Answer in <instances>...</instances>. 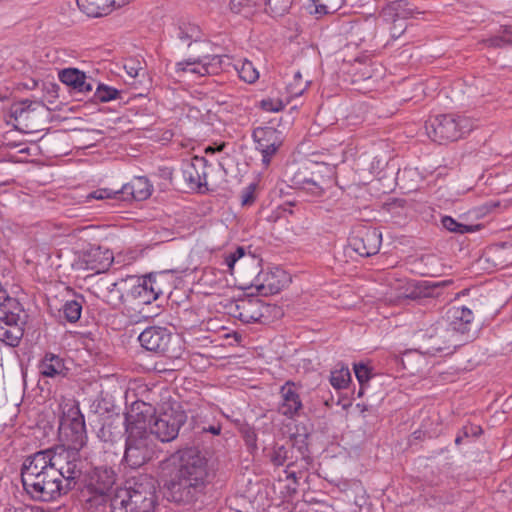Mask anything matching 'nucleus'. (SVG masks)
I'll use <instances>...</instances> for the list:
<instances>
[{"label":"nucleus","mask_w":512,"mask_h":512,"mask_svg":"<svg viewBox=\"0 0 512 512\" xmlns=\"http://www.w3.org/2000/svg\"><path fill=\"white\" fill-rule=\"evenodd\" d=\"M81 312L82 303L78 300L67 301L62 307L63 316L70 323L77 322L80 319Z\"/></svg>","instance_id":"ea45409f"},{"label":"nucleus","mask_w":512,"mask_h":512,"mask_svg":"<svg viewBox=\"0 0 512 512\" xmlns=\"http://www.w3.org/2000/svg\"><path fill=\"white\" fill-rule=\"evenodd\" d=\"M199 26L190 23L179 25L175 31V37L184 45L190 47L192 43H198L201 39Z\"/></svg>","instance_id":"bb28decb"},{"label":"nucleus","mask_w":512,"mask_h":512,"mask_svg":"<svg viewBox=\"0 0 512 512\" xmlns=\"http://www.w3.org/2000/svg\"><path fill=\"white\" fill-rule=\"evenodd\" d=\"M426 132L439 144L457 141L473 129V122L465 116L437 115L426 122Z\"/></svg>","instance_id":"423d86ee"},{"label":"nucleus","mask_w":512,"mask_h":512,"mask_svg":"<svg viewBox=\"0 0 512 512\" xmlns=\"http://www.w3.org/2000/svg\"><path fill=\"white\" fill-rule=\"evenodd\" d=\"M158 410L153 403L144 399L134 401L125 413L126 430H131V428L147 430V427L150 428V422L154 419Z\"/></svg>","instance_id":"dca6fc26"},{"label":"nucleus","mask_w":512,"mask_h":512,"mask_svg":"<svg viewBox=\"0 0 512 512\" xmlns=\"http://www.w3.org/2000/svg\"><path fill=\"white\" fill-rule=\"evenodd\" d=\"M384 280L388 287V290L384 292V294L390 301L407 296L405 291H403L405 286L404 279L397 278L394 274L389 272L385 275Z\"/></svg>","instance_id":"2f4dec72"},{"label":"nucleus","mask_w":512,"mask_h":512,"mask_svg":"<svg viewBox=\"0 0 512 512\" xmlns=\"http://www.w3.org/2000/svg\"><path fill=\"white\" fill-rule=\"evenodd\" d=\"M149 290L151 291L154 299H158L160 295H163L168 290V284L166 282V275L163 273H151L143 277Z\"/></svg>","instance_id":"7c9ffc66"},{"label":"nucleus","mask_w":512,"mask_h":512,"mask_svg":"<svg viewBox=\"0 0 512 512\" xmlns=\"http://www.w3.org/2000/svg\"><path fill=\"white\" fill-rule=\"evenodd\" d=\"M101 294L104 301L113 307L127 301V278L104 283Z\"/></svg>","instance_id":"393cba45"},{"label":"nucleus","mask_w":512,"mask_h":512,"mask_svg":"<svg viewBox=\"0 0 512 512\" xmlns=\"http://www.w3.org/2000/svg\"><path fill=\"white\" fill-rule=\"evenodd\" d=\"M254 200H255L254 193L250 186L244 191V193L242 195L241 202H242V205H250L254 202Z\"/></svg>","instance_id":"3c124183"},{"label":"nucleus","mask_w":512,"mask_h":512,"mask_svg":"<svg viewBox=\"0 0 512 512\" xmlns=\"http://www.w3.org/2000/svg\"><path fill=\"white\" fill-rule=\"evenodd\" d=\"M293 3L294 0H266L265 11L274 18L283 17L290 12Z\"/></svg>","instance_id":"72a5a7b5"},{"label":"nucleus","mask_w":512,"mask_h":512,"mask_svg":"<svg viewBox=\"0 0 512 512\" xmlns=\"http://www.w3.org/2000/svg\"><path fill=\"white\" fill-rule=\"evenodd\" d=\"M281 289L282 285L275 280L274 275L268 276L264 283L257 286L258 293L263 296L277 294Z\"/></svg>","instance_id":"37998d69"},{"label":"nucleus","mask_w":512,"mask_h":512,"mask_svg":"<svg viewBox=\"0 0 512 512\" xmlns=\"http://www.w3.org/2000/svg\"><path fill=\"white\" fill-rule=\"evenodd\" d=\"M432 292L428 291L427 293H425V296H432Z\"/></svg>","instance_id":"680f3d73"},{"label":"nucleus","mask_w":512,"mask_h":512,"mask_svg":"<svg viewBox=\"0 0 512 512\" xmlns=\"http://www.w3.org/2000/svg\"><path fill=\"white\" fill-rule=\"evenodd\" d=\"M172 339L171 332L160 326L147 327L138 336L141 346L147 351L161 353L169 357H178L174 349L170 348Z\"/></svg>","instance_id":"4468645a"},{"label":"nucleus","mask_w":512,"mask_h":512,"mask_svg":"<svg viewBox=\"0 0 512 512\" xmlns=\"http://www.w3.org/2000/svg\"><path fill=\"white\" fill-rule=\"evenodd\" d=\"M224 147H225V144H224V143H222V144L218 145L217 147L208 146V147L205 149V152H206V153H215V152H219V151H222Z\"/></svg>","instance_id":"864d4df0"},{"label":"nucleus","mask_w":512,"mask_h":512,"mask_svg":"<svg viewBox=\"0 0 512 512\" xmlns=\"http://www.w3.org/2000/svg\"><path fill=\"white\" fill-rule=\"evenodd\" d=\"M59 437L63 447L80 451L87 442L84 416L78 406H71L63 413L59 425Z\"/></svg>","instance_id":"9d476101"},{"label":"nucleus","mask_w":512,"mask_h":512,"mask_svg":"<svg viewBox=\"0 0 512 512\" xmlns=\"http://www.w3.org/2000/svg\"><path fill=\"white\" fill-rule=\"evenodd\" d=\"M472 321L473 312L467 307H461L455 310L454 321H452L450 324H454L455 322L459 323V337L462 339L464 334H466L469 331V325L471 324Z\"/></svg>","instance_id":"f704fd0d"},{"label":"nucleus","mask_w":512,"mask_h":512,"mask_svg":"<svg viewBox=\"0 0 512 512\" xmlns=\"http://www.w3.org/2000/svg\"><path fill=\"white\" fill-rule=\"evenodd\" d=\"M458 322L454 324H436L420 331L417 338L420 341L418 349L423 354L434 356L438 353L451 354L455 349L463 345L464 340L459 337L460 327Z\"/></svg>","instance_id":"20e7f679"},{"label":"nucleus","mask_w":512,"mask_h":512,"mask_svg":"<svg viewBox=\"0 0 512 512\" xmlns=\"http://www.w3.org/2000/svg\"><path fill=\"white\" fill-rule=\"evenodd\" d=\"M350 381L351 373L348 367H341L331 372L330 383L337 390L346 388Z\"/></svg>","instance_id":"4c0bfd02"},{"label":"nucleus","mask_w":512,"mask_h":512,"mask_svg":"<svg viewBox=\"0 0 512 512\" xmlns=\"http://www.w3.org/2000/svg\"><path fill=\"white\" fill-rule=\"evenodd\" d=\"M482 42L487 47L493 48L512 45V26H501L496 35L484 39Z\"/></svg>","instance_id":"473e14b6"},{"label":"nucleus","mask_w":512,"mask_h":512,"mask_svg":"<svg viewBox=\"0 0 512 512\" xmlns=\"http://www.w3.org/2000/svg\"><path fill=\"white\" fill-rule=\"evenodd\" d=\"M256 149L262 155V162L268 166L272 156L281 146L280 132L273 127H258L253 131Z\"/></svg>","instance_id":"f3484780"},{"label":"nucleus","mask_w":512,"mask_h":512,"mask_svg":"<svg viewBox=\"0 0 512 512\" xmlns=\"http://www.w3.org/2000/svg\"><path fill=\"white\" fill-rule=\"evenodd\" d=\"M186 420L187 415L179 406L174 407L164 404L150 422V430L148 432L159 441L168 443L177 438L179 430Z\"/></svg>","instance_id":"6e6552de"},{"label":"nucleus","mask_w":512,"mask_h":512,"mask_svg":"<svg viewBox=\"0 0 512 512\" xmlns=\"http://www.w3.org/2000/svg\"><path fill=\"white\" fill-rule=\"evenodd\" d=\"M238 318L244 323L268 324L273 318L283 315L281 308L274 304L264 303L260 299L241 301L237 305Z\"/></svg>","instance_id":"f8f14e48"},{"label":"nucleus","mask_w":512,"mask_h":512,"mask_svg":"<svg viewBox=\"0 0 512 512\" xmlns=\"http://www.w3.org/2000/svg\"><path fill=\"white\" fill-rule=\"evenodd\" d=\"M235 69L238 72L239 77L247 83H254L259 78V72L253 63L248 60H244L239 64H236Z\"/></svg>","instance_id":"e433bc0d"},{"label":"nucleus","mask_w":512,"mask_h":512,"mask_svg":"<svg viewBox=\"0 0 512 512\" xmlns=\"http://www.w3.org/2000/svg\"><path fill=\"white\" fill-rule=\"evenodd\" d=\"M256 440H257L256 433L253 430L246 431L245 441L248 446L255 448Z\"/></svg>","instance_id":"603ef678"},{"label":"nucleus","mask_w":512,"mask_h":512,"mask_svg":"<svg viewBox=\"0 0 512 512\" xmlns=\"http://www.w3.org/2000/svg\"><path fill=\"white\" fill-rule=\"evenodd\" d=\"M112 261L113 255L108 249L104 250L99 246H90L79 254L77 266L79 269L101 273L110 267Z\"/></svg>","instance_id":"a211bd4d"},{"label":"nucleus","mask_w":512,"mask_h":512,"mask_svg":"<svg viewBox=\"0 0 512 512\" xmlns=\"http://www.w3.org/2000/svg\"><path fill=\"white\" fill-rule=\"evenodd\" d=\"M124 69L127 75L134 80L133 84L136 83L137 79H139V82H141V79H144L146 77V69L142 61H140L139 59H127L124 63Z\"/></svg>","instance_id":"c9c22d12"},{"label":"nucleus","mask_w":512,"mask_h":512,"mask_svg":"<svg viewBox=\"0 0 512 512\" xmlns=\"http://www.w3.org/2000/svg\"><path fill=\"white\" fill-rule=\"evenodd\" d=\"M310 2L306 9L311 15L319 18L330 11L339 9L343 5L344 0H310Z\"/></svg>","instance_id":"cd10ccee"},{"label":"nucleus","mask_w":512,"mask_h":512,"mask_svg":"<svg viewBox=\"0 0 512 512\" xmlns=\"http://www.w3.org/2000/svg\"><path fill=\"white\" fill-rule=\"evenodd\" d=\"M176 466L164 486L165 498L176 504H190L203 492L207 477L206 462L194 448L179 450L170 458Z\"/></svg>","instance_id":"f257e3e1"},{"label":"nucleus","mask_w":512,"mask_h":512,"mask_svg":"<svg viewBox=\"0 0 512 512\" xmlns=\"http://www.w3.org/2000/svg\"><path fill=\"white\" fill-rule=\"evenodd\" d=\"M207 161L203 157L195 156L183 164V179L191 189H200L206 185Z\"/></svg>","instance_id":"4be33fe9"},{"label":"nucleus","mask_w":512,"mask_h":512,"mask_svg":"<svg viewBox=\"0 0 512 512\" xmlns=\"http://www.w3.org/2000/svg\"><path fill=\"white\" fill-rule=\"evenodd\" d=\"M78 452L79 451L59 446L38 451L36 454L45 456L44 461H46V465L50 469H54L59 475V478L72 490L76 485V480L82 473Z\"/></svg>","instance_id":"39448f33"},{"label":"nucleus","mask_w":512,"mask_h":512,"mask_svg":"<svg viewBox=\"0 0 512 512\" xmlns=\"http://www.w3.org/2000/svg\"><path fill=\"white\" fill-rule=\"evenodd\" d=\"M441 223L446 230L458 234L474 232L479 228V225L471 226L459 223L450 216H444L441 220Z\"/></svg>","instance_id":"58836bf2"},{"label":"nucleus","mask_w":512,"mask_h":512,"mask_svg":"<svg viewBox=\"0 0 512 512\" xmlns=\"http://www.w3.org/2000/svg\"><path fill=\"white\" fill-rule=\"evenodd\" d=\"M117 480L116 472L107 466L95 467L88 475L87 489L104 497L113 488Z\"/></svg>","instance_id":"aec40b11"},{"label":"nucleus","mask_w":512,"mask_h":512,"mask_svg":"<svg viewBox=\"0 0 512 512\" xmlns=\"http://www.w3.org/2000/svg\"><path fill=\"white\" fill-rule=\"evenodd\" d=\"M152 193V185L146 177H135L129 183L124 184L119 190L100 188L92 191L86 196L87 201L91 199H134L142 201L147 199Z\"/></svg>","instance_id":"9b49d317"},{"label":"nucleus","mask_w":512,"mask_h":512,"mask_svg":"<svg viewBox=\"0 0 512 512\" xmlns=\"http://www.w3.org/2000/svg\"><path fill=\"white\" fill-rule=\"evenodd\" d=\"M445 283H446V282H435V283L431 284V286H429V288H430L431 290H434L435 288H438V287H440V286L445 285Z\"/></svg>","instance_id":"4d7b16f0"},{"label":"nucleus","mask_w":512,"mask_h":512,"mask_svg":"<svg viewBox=\"0 0 512 512\" xmlns=\"http://www.w3.org/2000/svg\"><path fill=\"white\" fill-rule=\"evenodd\" d=\"M299 451L304 456L305 452L307 451V444L303 442V444L299 446Z\"/></svg>","instance_id":"13d9d810"},{"label":"nucleus","mask_w":512,"mask_h":512,"mask_svg":"<svg viewBox=\"0 0 512 512\" xmlns=\"http://www.w3.org/2000/svg\"><path fill=\"white\" fill-rule=\"evenodd\" d=\"M253 0H230L229 6L234 13H240L242 9L251 7Z\"/></svg>","instance_id":"de8ad7c7"},{"label":"nucleus","mask_w":512,"mask_h":512,"mask_svg":"<svg viewBox=\"0 0 512 512\" xmlns=\"http://www.w3.org/2000/svg\"><path fill=\"white\" fill-rule=\"evenodd\" d=\"M289 452V449L283 445L275 446L270 455V460L275 466H283L290 458Z\"/></svg>","instance_id":"c03bdc74"},{"label":"nucleus","mask_w":512,"mask_h":512,"mask_svg":"<svg viewBox=\"0 0 512 512\" xmlns=\"http://www.w3.org/2000/svg\"><path fill=\"white\" fill-rule=\"evenodd\" d=\"M301 183L304 185V188L311 191L314 195H319L322 192V187L319 182L312 178H303Z\"/></svg>","instance_id":"49530a36"},{"label":"nucleus","mask_w":512,"mask_h":512,"mask_svg":"<svg viewBox=\"0 0 512 512\" xmlns=\"http://www.w3.org/2000/svg\"><path fill=\"white\" fill-rule=\"evenodd\" d=\"M36 453L26 457L21 467V481L26 494L34 501L51 502L67 494L68 485Z\"/></svg>","instance_id":"f03ea898"},{"label":"nucleus","mask_w":512,"mask_h":512,"mask_svg":"<svg viewBox=\"0 0 512 512\" xmlns=\"http://www.w3.org/2000/svg\"><path fill=\"white\" fill-rule=\"evenodd\" d=\"M35 106H41L38 102L23 100L11 106L10 114L19 123L27 122L35 111Z\"/></svg>","instance_id":"c756f323"},{"label":"nucleus","mask_w":512,"mask_h":512,"mask_svg":"<svg viewBox=\"0 0 512 512\" xmlns=\"http://www.w3.org/2000/svg\"><path fill=\"white\" fill-rule=\"evenodd\" d=\"M223 57L220 55H199L195 58L177 62L173 69L176 75L190 73L198 77L215 75L222 70Z\"/></svg>","instance_id":"ddd939ff"},{"label":"nucleus","mask_w":512,"mask_h":512,"mask_svg":"<svg viewBox=\"0 0 512 512\" xmlns=\"http://www.w3.org/2000/svg\"><path fill=\"white\" fill-rule=\"evenodd\" d=\"M157 504L153 478L142 476L133 485L118 489L110 501L111 512H154Z\"/></svg>","instance_id":"7ed1b4c3"},{"label":"nucleus","mask_w":512,"mask_h":512,"mask_svg":"<svg viewBox=\"0 0 512 512\" xmlns=\"http://www.w3.org/2000/svg\"><path fill=\"white\" fill-rule=\"evenodd\" d=\"M353 369L355 376L360 384L358 396L361 397L364 393L365 385L371 378V369L367 365L362 363L354 364Z\"/></svg>","instance_id":"79ce46f5"},{"label":"nucleus","mask_w":512,"mask_h":512,"mask_svg":"<svg viewBox=\"0 0 512 512\" xmlns=\"http://www.w3.org/2000/svg\"><path fill=\"white\" fill-rule=\"evenodd\" d=\"M126 434L123 461L130 468L137 469L153 458L156 443L148 430L131 428V430H126Z\"/></svg>","instance_id":"0eeeda50"},{"label":"nucleus","mask_w":512,"mask_h":512,"mask_svg":"<svg viewBox=\"0 0 512 512\" xmlns=\"http://www.w3.org/2000/svg\"><path fill=\"white\" fill-rule=\"evenodd\" d=\"M285 107V104L280 99H263L261 101V108L267 112H279Z\"/></svg>","instance_id":"a18cd8bd"},{"label":"nucleus","mask_w":512,"mask_h":512,"mask_svg":"<svg viewBox=\"0 0 512 512\" xmlns=\"http://www.w3.org/2000/svg\"><path fill=\"white\" fill-rule=\"evenodd\" d=\"M59 80L74 93L87 96L93 92L96 80L77 68H65L58 73Z\"/></svg>","instance_id":"6ab92c4d"},{"label":"nucleus","mask_w":512,"mask_h":512,"mask_svg":"<svg viewBox=\"0 0 512 512\" xmlns=\"http://www.w3.org/2000/svg\"><path fill=\"white\" fill-rule=\"evenodd\" d=\"M95 90L91 93V100L94 103H107L120 98L121 92L116 88L103 84L96 80Z\"/></svg>","instance_id":"c85d7f7f"},{"label":"nucleus","mask_w":512,"mask_h":512,"mask_svg":"<svg viewBox=\"0 0 512 512\" xmlns=\"http://www.w3.org/2000/svg\"><path fill=\"white\" fill-rule=\"evenodd\" d=\"M356 29H357V31H360V30H362V26H357Z\"/></svg>","instance_id":"e2e57ef3"},{"label":"nucleus","mask_w":512,"mask_h":512,"mask_svg":"<svg viewBox=\"0 0 512 512\" xmlns=\"http://www.w3.org/2000/svg\"><path fill=\"white\" fill-rule=\"evenodd\" d=\"M203 431L210 432L214 435H219L220 431H221V427L220 426H209L208 428H203Z\"/></svg>","instance_id":"5fc2aeb1"},{"label":"nucleus","mask_w":512,"mask_h":512,"mask_svg":"<svg viewBox=\"0 0 512 512\" xmlns=\"http://www.w3.org/2000/svg\"><path fill=\"white\" fill-rule=\"evenodd\" d=\"M8 98V93L5 91V93H2L0 91V101L6 100Z\"/></svg>","instance_id":"052dcab7"},{"label":"nucleus","mask_w":512,"mask_h":512,"mask_svg":"<svg viewBox=\"0 0 512 512\" xmlns=\"http://www.w3.org/2000/svg\"><path fill=\"white\" fill-rule=\"evenodd\" d=\"M413 15V8L404 0H392L382 10L379 17V28L381 36L388 33L390 40H396L406 31L407 20Z\"/></svg>","instance_id":"1a4fd4ad"},{"label":"nucleus","mask_w":512,"mask_h":512,"mask_svg":"<svg viewBox=\"0 0 512 512\" xmlns=\"http://www.w3.org/2000/svg\"><path fill=\"white\" fill-rule=\"evenodd\" d=\"M280 397L281 401L278 407L280 414L290 419L300 415L303 403L298 389L293 382L287 381L280 388Z\"/></svg>","instance_id":"412c9836"},{"label":"nucleus","mask_w":512,"mask_h":512,"mask_svg":"<svg viewBox=\"0 0 512 512\" xmlns=\"http://www.w3.org/2000/svg\"><path fill=\"white\" fill-rule=\"evenodd\" d=\"M308 83V81L303 80L301 73L297 71L294 73L293 81L286 86L287 93L291 97H298L307 89Z\"/></svg>","instance_id":"a19ab883"},{"label":"nucleus","mask_w":512,"mask_h":512,"mask_svg":"<svg viewBox=\"0 0 512 512\" xmlns=\"http://www.w3.org/2000/svg\"><path fill=\"white\" fill-rule=\"evenodd\" d=\"M244 255V250L242 247H238L237 250L234 252V253H230L226 259H225V262L227 264V266L232 269L235 262L241 258L242 256Z\"/></svg>","instance_id":"09e8293b"},{"label":"nucleus","mask_w":512,"mask_h":512,"mask_svg":"<svg viewBox=\"0 0 512 512\" xmlns=\"http://www.w3.org/2000/svg\"><path fill=\"white\" fill-rule=\"evenodd\" d=\"M483 432L482 428L477 425H469L463 427V435L465 437H478Z\"/></svg>","instance_id":"8fccbe9b"},{"label":"nucleus","mask_w":512,"mask_h":512,"mask_svg":"<svg viewBox=\"0 0 512 512\" xmlns=\"http://www.w3.org/2000/svg\"><path fill=\"white\" fill-rule=\"evenodd\" d=\"M382 233L377 228L362 227L349 239L350 247L362 257H370L379 252Z\"/></svg>","instance_id":"2eb2a0df"},{"label":"nucleus","mask_w":512,"mask_h":512,"mask_svg":"<svg viewBox=\"0 0 512 512\" xmlns=\"http://www.w3.org/2000/svg\"><path fill=\"white\" fill-rule=\"evenodd\" d=\"M136 301L139 305H148L155 301L143 277H127V301Z\"/></svg>","instance_id":"b1692460"},{"label":"nucleus","mask_w":512,"mask_h":512,"mask_svg":"<svg viewBox=\"0 0 512 512\" xmlns=\"http://www.w3.org/2000/svg\"><path fill=\"white\" fill-rule=\"evenodd\" d=\"M463 437H465V436L464 435L463 436L462 435H457V437L455 438V444L459 445L462 442Z\"/></svg>","instance_id":"bf43d9fd"},{"label":"nucleus","mask_w":512,"mask_h":512,"mask_svg":"<svg viewBox=\"0 0 512 512\" xmlns=\"http://www.w3.org/2000/svg\"><path fill=\"white\" fill-rule=\"evenodd\" d=\"M39 371L44 377L65 376L66 367L64 360L56 354L46 353L39 363Z\"/></svg>","instance_id":"a878e982"},{"label":"nucleus","mask_w":512,"mask_h":512,"mask_svg":"<svg viewBox=\"0 0 512 512\" xmlns=\"http://www.w3.org/2000/svg\"><path fill=\"white\" fill-rule=\"evenodd\" d=\"M132 0H76L79 9L90 17H102Z\"/></svg>","instance_id":"5701e85b"},{"label":"nucleus","mask_w":512,"mask_h":512,"mask_svg":"<svg viewBox=\"0 0 512 512\" xmlns=\"http://www.w3.org/2000/svg\"><path fill=\"white\" fill-rule=\"evenodd\" d=\"M422 260L425 261L426 263H433L436 260V258L435 256L428 255L426 257H423Z\"/></svg>","instance_id":"6e6d98bb"}]
</instances>
